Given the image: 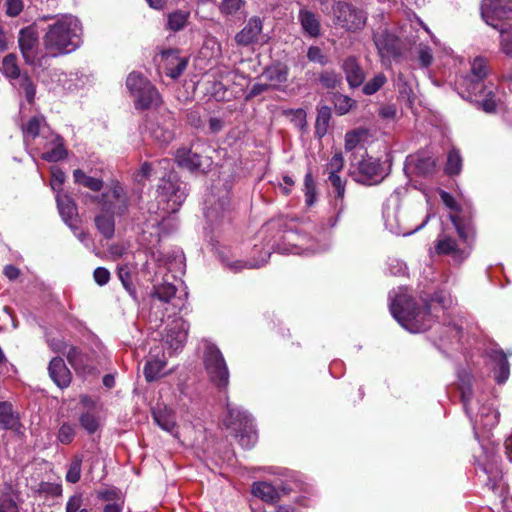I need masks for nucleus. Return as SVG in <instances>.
Segmentation results:
<instances>
[{
  "label": "nucleus",
  "instance_id": "obj_33",
  "mask_svg": "<svg viewBox=\"0 0 512 512\" xmlns=\"http://www.w3.org/2000/svg\"><path fill=\"white\" fill-rule=\"evenodd\" d=\"M118 277L125 288V290L129 293L134 302L139 303V297L136 290V287L132 280V275L130 269L127 265H123L118 268Z\"/></svg>",
  "mask_w": 512,
  "mask_h": 512
},
{
  "label": "nucleus",
  "instance_id": "obj_7",
  "mask_svg": "<svg viewBox=\"0 0 512 512\" xmlns=\"http://www.w3.org/2000/svg\"><path fill=\"white\" fill-rule=\"evenodd\" d=\"M203 361L211 381L218 387H226L229 380L228 368L221 351L215 344L207 343Z\"/></svg>",
  "mask_w": 512,
  "mask_h": 512
},
{
  "label": "nucleus",
  "instance_id": "obj_15",
  "mask_svg": "<svg viewBox=\"0 0 512 512\" xmlns=\"http://www.w3.org/2000/svg\"><path fill=\"white\" fill-rule=\"evenodd\" d=\"M135 108L137 110H148L161 105V96L152 83L146 84L135 96Z\"/></svg>",
  "mask_w": 512,
  "mask_h": 512
},
{
  "label": "nucleus",
  "instance_id": "obj_63",
  "mask_svg": "<svg viewBox=\"0 0 512 512\" xmlns=\"http://www.w3.org/2000/svg\"><path fill=\"white\" fill-rule=\"evenodd\" d=\"M23 10L22 0H6V14L11 17L18 16Z\"/></svg>",
  "mask_w": 512,
  "mask_h": 512
},
{
  "label": "nucleus",
  "instance_id": "obj_14",
  "mask_svg": "<svg viewBox=\"0 0 512 512\" xmlns=\"http://www.w3.org/2000/svg\"><path fill=\"white\" fill-rule=\"evenodd\" d=\"M203 156L197 152L192 151L188 148H179L175 154V162L178 167L187 169L192 173L206 171L202 168Z\"/></svg>",
  "mask_w": 512,
  "mask_h": 512
},
{
  "label": "nucleus",
  "instance_id": "obj_27",
  "mask_svg": "<svg viewBox=\"0 0 512 512\" xmlns=\"http://www.w3.org/2000/svg\"><path fill=\"white\" fill-rule=\"evenodd\" d=\"M252 493L254 496L271 503L277 502L280 498L275 487L267 482H255L252 486Z\"/></svg>",
  "mask_w": 512,
  "mask_h": 512
},
{
  "label": "nucleus",
  "instance_id": "obj_23",
  "mask_svg": "<svg viewBox=\"0 0 512 512\" xmlns=\"http://www.w3.org/2000/svg\"><path fill=\"white\" fill-rule=\"evenodd\" d=\"M94 497H83L82 493L72 495L66 505V512H93L92 506H95Z\"/></svg>",
  "mask_w": 512,
  "mask_h": 512
},
{
  "label": "nucleus",
  "instance_id": "obj_64",
  "mask_svg": "<svg viewBox=\"0 0 512 512\" xmlns=\"http://www.w3.org/2000/svg\"><path fill=\"white\" fill-rule=\"evenodd\" d=\"M243 4V0H223L221 10L226 14H233L237 12Z\"/></svg>",
  "mask_w": 512,
  "mask_h": 512
},
{
  "label": "nucleus",
  "instance_id": "obj_38",
  "mask_svg": "<svg viewBox=\"0 0 512 512\" xmlns=\"http://www.w3.org/2000/svg\"><path fill=\"white\" fill-rule=\"evenodd\" d=\"M190 13L177 10L168 15L167 29L177 32L182 30L188 20Z\"/></svg>",
  "mask_w": 512,
  "mask_h": 512
},
{
  "label": "nucleus",
  "instance_id": "obj_53",
  "mask_svg": "<svg viewBox=\"0 0 512 512\" xmlns=\"http://www.w3.org/2000/svg\"><path fill=\"white\" fill-rule=\"evenodd\" d=\"M271 89H276V85L275 84H266V83L265 84L256 83L251 87L250 91L246 94L245 101L249 102L256 96H258L266 91H269Z\"/></svg>",
  "mask_w": 512,
  "mask_h": 512
},
{
  "label": "nucleus",
  "instance_id": "obj_47",
  "mask_svg": "<svg viewBox=\"0 0 512 512\" xmlns=\"http://www.w3.org/2000/svg\"><path fill=\"white\" fill-rule=\"evenodd\" d=\"M68 156V151L65 148L64 144H59L55 146L50 151H47L42 154V159L47 162H57L65 159Z\"/></svg>",
  "mask_w": 512,
  "mask_h": 512
},
{
  "label": "nucleus",
  "instance_id": "obj_52",
  "mask_svg": "<svg viewBox=\"0 0 512 512\" xmlns=\"http://www.w3.org/2000/svg\"><path fill=\"white\" fill-rule=\"evenodd\" d=\"M307 58L309 61L319 63L322 66L328 63V57L324 55L322 50L317 46L309 47Z\"/></svg>",
  "mask_w": 512,
  "mask_h": 512
},
{
  "label": "nucleus",
  "instance_id": "obj_35",
  "mask_svg": "<svg viewBox=\"0 0 512 512\" xmlns=\"http://www.w3.org/2000/svg\"><path fill=\"white\" fill-rule=\"evenodd\" d=\"M166 365V361L153 358L146 362L144 366V376L147 382H153L161 376V372Z\"/></svg>",
  "mask_w": 512,
  "mask_h": 512
},
{
  "label": "nucleus",
  "instance_id": "obj_2",
  "mask_svg": "<svg viewBox=\"0 0 512 512\" xmlns=\"http://www.w3.org/2000/svg\"><path fill=\"white\" fill-rule=\"evenodd\" d=\"M458 381L465 412L473 424L474 434L478 439V429L490 430L498 424L499 412L490 406L480 405V401L474 397L473 376L469 371H459Z\"/></svg>",
  "mask_w": 512,
  "mask_h": 512
},
{
  "label": "nucleus",
  "instance_id": "obj_30",
  "mask_svg": "<svg viewBox=\"0 0 512 512\" xmlns=\"http://www.w3.org/2000/svg\"><path fill=\"white\" fill-rule=\"evenodd\" d=\"M155 422L165 431L171 432L176 425L174 413L167 408L152 410Z\"/></svg>",
  "mask_w": 512,
  "mask_h": 512
},
{
  "label": "nucleus",
  "instance_id": "obj_21",
  "mask_svg": "<svg viewBox=\"0 0 512 512\" xmlns=\"http://www.w3.org/2000/svg\"><path fill=\"white\" fill-rule=\"evenodd\" d=\"M230 200L227 196H223L217 200L214 204L207 208L205 216L211 224H219L224 216L225 212L229 210Z\"/></svg>",
  "mask_w": 512,
  "mask_h": 512
},
{
  "label": "nucleus",
  "instance_id": "obj_34",
  "mask_svg": "<svg viewBox=\"0 0 512 512\" xmlns=\"http://www.w3.org/2000/svg\"><path fill=\"white\" fill-rule=\"evenodd\" d=\"M331 118V109L328 106H322L318 109L317 119L315 123V135L321 139L328 130Z\"/></svg>",
  "mask_w": 512,
  "mask_h": 512
},
{
  "label": "nucleus",
  "instance_id": "obj_18",
  "mask_svg": "<svg viewBox=\"0 0 512 512\" xmlns=\"http://www.w3.org/2000/svg\"><path fill=\"white\" fill-rule=\"evenodd\" d=\"M262 31V21L259 17H253L248 24L235 36L237 44L248 46L258 40Z\"/></svg>",
  "mask_w": 512,
  "mask_h": 512
},
{
  "label": "nucleus",
  "instance_id": "obj_43",
  "mask_svg": "<svg viewBox=\"0 0 512 512\" xmlns=\"http://www.w3.org/2000/svg\"><path fill=\"white\" fill-rule=\"evenodd\" d=\"M386 81V76L383 73H378L362 87V92L365 95H373L386 83Z\"/></svg>",
  "mask_w": 512,
  "mask_h": 512
},
{
  "label": "nucleus",
  "instance_id": "obj_25",
  "mask_svg": "<svg viewBox=\"0 0 512 512\" xmlns=\"http://www.w3.org/2000/svg\"><path fill=\"white\" fill-rule=\"evenodd\" d=\"M267 80L273 82L276 86L285 83L288 77V67L280 62L267 66L262 73Z\"/></svg>",
  "mask_w": 512,
  "mask_h": 512
},
{
  "label": "nucleus",
  "instance_id": "obj_22",
  "mask_svg": "<svg viewBox=\"0 0 512 512\" xmlns=\"http://www.w3.org/2000/svg\"><path fill=\"white\" fill-rule=\"evenodd\" d=\"M18 43L20 51H33L38 45V31L35 23L20 30Z\"/></svg>",
  "mask_w": 512,
  "mask_h": 512
},
{
  "label": "nucleus",
  "instance_id": "obj_48",
  "mask_svg": "<svg viewBox=\"0 0 512 512\" xmlns=\"http://www.w3.org/2000/svg\"><path fill=\"white\" fill-rule=\"evenodd\" d=\"M320 83L327 89H334L341 82V76L333 71H324L319 76Z\"/></svg>",
  "mask_w": 512,
  "mask_h": 512
},
{
  "label": "nucleus",
  "instance_id": "obj_10",
  "mask_svg": "<svg viewBox=\"0 0 512 512\" xmlns=\"http://www.w3.org/2000/svg\"><path fill=\"white\" fill-rule=\"evenodd\" d=\"M384 178L381 164L372 157L365 158L358 163L357 174L354 180L363 185H375Z\"/></svg>",
  "mask_w": 512,
  "mask_h": 512
},
{
  "label": "nucleus",
  "instance_id": "obj_40",
  "mask_svg": "<svg viewBox=\"0 0 512 512\" xmlns=\"http://www.w3.org/2000/svg\"><path fill=\"white\" fill-rule=\"evenodd\" d=\"M150 81L145 78L141 73L132 72L128 75L126 86L133 96L142 90Z\"/></svg>",
  "mask_w": 512,
  "mask_h": 512
},
{
  "label": "nucleus",
  "instance_id": "obj_9",
  "mask_svg": "<svg viewBox=\"0 0 512 512\" xmlns=\"http://www.w3.org/2000/svg\"><path fill=\"white\" fill-rule=\"evenodd\" d=\"M2 66L7 77L11 79L20 78V88L24 91L27 102L29 104H33L36 94V86L27 73L21 74L20 68L17 65L16 54L10 53L6 55L2 61Z\"/></svg>",
  "mask_w": 512,
  "mask_h": 512
},
{
  "label": "nucleus",
  "instance_id": "obj_36",
  "mask_svg": "<svg viewBox=\"0 0 512 512\" xmlns=\"http://www.w3.org/2000/svg\"><path fill=\"white\" fill-rule=\"evenodd\" d=\"M0 424L3 428L18 425V416L15 415L13 406L10 402H0Z\"/></svg>",
  "mask_w": 512,
  "mask_h": 512
},
{
  "label": "nucleus",
  "instance_id": "obj_59",
  "mask_svg": "<svg viewBox=\"0 0 512 512\" xmlns=\"http://www.w3.org/2000/svg\"><path fill=\"white\" fill-rule=\"evenodd\" d=\"M96 199H99L98 204H100L103 214H114V202L110 199L108 193L97 195Z\"/></svg>",
  "mask_w": 512,
  "mask_h": 512
},
{
  "label": "nucleus",
  "instance_id": "obj_4",
  "mask_svg": "<svg viewBox=\"0 0 512 512\" xmlns=\"http://www.w3.org/2000/svg\"><path fill=\"white\" fill-rule=\"evenodd\" d=\"M71 24L72 17L64 15L49 26L43 37V45L52 57L70 53L79 46V39Z\"/></svg>",
  "mask_w": 512,
  "mask_h": 512
},
{
  "label": "nucleus",
  "instance_id": "obj_46",
  "mask_svg": "<svg viewBox=\"0 0 512 512\" xmlns=\"http://www.w3.org/2000/svg\"><path fill=\"white\" fill-rule=\"evenodd\" d=\"M500 32L501 49L506 55H512V25L498 30Z\"/></svg>",
  "mask_w": 512,
  "mask_h": 512
},
{
  "label": "nucleus",
  "instance_id": "obj_54",
  "mask_svg": "<svg viewBox=\"0 0 512 512\" xmlns=\"http://www.w3.org/2000/svg\"><path fill=\"white\" fill-rule=\"evenodd\" d=\"M75 431L72 425L63 423L58 432V439L63 444H69L73 441Z\"/></svg>",
  "mask_w": 512,
  "mask_h": 512
},
{
  "label": "nucleus",
  "instance_id": "obj_29",
  "mask_svg": "<svg viewBox=\"0 0 512 512\" xmlns=\"http://www.w3.org/2000/svg\"><path fill=\"white\" fill-rule=\"evenodd\" d=\"M95 226L106 239H111L115 233L114 214H99L95 217Z\"/></svg>",
  "mask_w": 512,
  "mask_h": 512
},
{
  "label": "nucleus",
  "instance_id": "obj_20",
  "mask_svg": "<svg viewBox=\"0 0 512 512\" xmlns=\"http://www.w3.org/2000/svg\"><path fill=\"white\" fill-rule=\"evenodd\" d=\"M409 161L420 175L431 174L436 167V159L427 151H421L416 155L410 156Z\"/></svg>",
  "mask_w": 512,
  "mask_h": 512
},
{
  "label": "nucleus",
  "instance_id": "obj_6",
  "mask_svg": "<svg viewBox=\"0 0 512 512\" xmlns=\"http://www.w3.org/2000/svg\"><path fill=\"white\" fill-rule=\"evenodd\" d=\"M162 183L158 186V193L166 197L172 212L178 211L188 195L187 183L182 181L178 173L169 171L161 177Z\"/></svg>",
  "mask_w": 512,
  "mask_h": 512
},
{
  "label": "nucleus",
  "instance_id": "obj_8",
  "mask_svg": "<svg viewBox=\"0 0 512 512\" xmlns=\"http://www.w3.org/2000/svg\"><path fill=\"white\" fill-rule=\"evenodd\" d=\"M481 16L496 30L512 25V7L508 0H483Z\"/></svg>",
  "mask_w": 512,
  "mask_h": 512
},
{
  "label": "nucleus",
  "instance_id": "obj_60",
  "mask_svg": "<svg viewBox=\"0 0 512 512\" xmlns=\"http://www.w3.org/2000/svg\"><path fill=\"white\" fill-rule=\"evenodd\" d=\"M39 492L58 497L62 494V487L59 484L42 482L39 487Z\"/></svg>",
  "mask_w": 512,
  "mask_h": 512
},
{
  "label": "nucleus",
  "instance_id": "obj_57",
  "mask_svg": "<svg viewBox=\"0 0 512 512\" xmlns=\"http://www.w3.org/2000/svg\"><path fill=\"white\" fill-rule=\"evenodd\" d=\"M418 59L422 67H429L433 61L431 49L426 45H420Z\"/></svg>",
  "mask_w": 512,
  "mask_h": 512
},
{
  "label": "nucleus",
  "instance_id": "obj_19",
  "mask_svg": "<svg viewBox=\"0 0 512 512\" xmlns=\"http://www.w3.org/2000/svg\"><path fill=\"white\" fill-rule=\"evenodd\" d=\"M178 54V49H168L162 52V57L169 61V64L173 65L175 61L177 62L176 65L169 68L168 72L166 73L172 79H178L183 74L188 65V58H181L178 56Z\"/></svg>",
  "mask_w": 512,
  "mask_h": 512
},
{
  "label": "nucleus",
  "instance_id": "obj_31",
  "mask_svg": "<svg viewBox=\"0 0 512 512\" xmlns=\"http://www.w3.org/2000/svg\"><path fill=\"white\" fill-rule=\"evenodd\" d=\"M73 177L75 183L83 185L91 191L99 192L103 188V181L101 179L86 175L82 169H75Z\"/></svg>",
  "mask_w": 512,
  "mask_h": 512
},
{
  "label": "nucleus",
  "instance_id": "obj_11",
  "mask_svg": "<svg viewBox=\"0 0 512 512\" xmlns=\"http://www.w3.org/2000/svg\"><path fill=\"white\" fill-rule=\"evenodd\" d=\"M57 207L63 221L71 228L77 229L79 215L77 205L68 193H58L56 196Z\"/></svg>",
  "mask_w": 512,
  "mask_h": 512
},
{
  "label": "nucleus",
  "instance_id": "obj_13",
  "mask_svg": "<svg viewBox=\"0 0 512 512\" xmlns=\"http://www.w3.org/2000/svg\"><path fill=\"white\" fill-rule=\"evenodd\" d=\"M489 363L492 365V372L498 384L505 383L510 375L509 362L502 350L492 349L488 353Z\"/></svg>",
  "mask_w": 512,
  "mask_h": 512
},
{
  "label": "nucleus",
  "instance_id": "obj_28",
  "mask_svg": "<svg viewBox=\"0 0 512 512\" xmlns=\"http://www.w3.org/2000/svg\"><path fill=\"white\" fill-rule=\"evenodd\" d=\"M299 19L303 30L311 37L320 35V23L316 15L308 10H300Z\"/></svg>",
  "mask_w": 512,
  "mask_h": 512
},
{
  "label": "nucleus",
  "instance_id": "obj_58",
  "mask_svg": "<svg viewBox=\"0 0 512 512\" xmlns=\"http://www.w3.org/2000/svg\"><path fill=\"white\" fill-rule=\"evenodd\" d=\"M23 133L36 138L40 133V119L36 116L32 117L23 127Z\"/></svg>",
  "mask_w": 512,
  "mask_h": 512
},
{
  "label": "nucleus",
  "instance_id": "obj_37",
  "mask_svg": "<svg viewBox=\"0 0 512 512\" xmlns=\"http://www.w3.org/2000/svg\"><path fill=\"white\" fill-rule=\"evenodd\" d=\"M462 170V157L460 152L453 148L448 152L445 172L448 175H457Z\"/></svg>",
  "mask_w": 512,
  "mask_h": 512
},
{
  "label": "nucleus",
  "instance_id": "obj_24",
  "mask_svg": "<svg viewBox=\"0 0 512 512\" xmlns=\"http://www.w3.org/2000/svg\"><path fill=\"white\" fill-rule=\"evenodd\" d=\"M427 303L432 304V310L435 314L439 315L441 311L444 315L447 310L453 307L455 300L448 291L439 290Z\"/></svg>",
  "mask_w": 512,
  "mask_h": 512
},
{
  "label": "nucleus",
  "instance_id": "obj_5",
  "mask_svg": "<svg viewBox=\"0 0 512 512\" xmlns=\"http://www.w3.org/2000/svg\"><path fill=\"white\" fill-rule=\"evenodd\" d=\"M450 220L461 239V243H458L443 231L435 241L434 251L438 255L450 256L455 263H462L471 252L469 245L470 232L460 224L458 216L450 215Z\"/></svg>",
  "mask_w": 512,
  "mask_h": 512
},
{
  "label": "nucleus",
  "instance_id": "obj_1",
  "mask_svg": "<svg viewBox=\"0 0 512 512\" xmlns=\"http://www.w3.org/2000/svg\"><path fill=\"white\" fill-rule=\"evenodd\" d=\"M389 300L392 316L411 333H421L430 329L440 317L433 312L432 304L426 301L422 307L417 306L402 288L390 292Z\"/></svg>",
  "mask_w": 512,
  "mask_h": 512
},
{
  "label": "nucleus",
  "instance_id": "obj_45",
  "mask_svg": "<svg viewBox=\"0 0 512 512\" xmlns=\"http://www.w3.org/2000/svg\"><path fill=\"white\" fill-rule=\"evenodd\" d=\"M79 423L89 434H94L100 427L98 418L89 412L80 416Z\"/></svg>",
  "mask_w": 512,
  "mask_h": 512
},
{
  "label": "nucleus",
  "instance_id": "obj_55",
  "mask_svg": "<svg viewBox=\"0 0 512 512\" xmlns=\"http://www.w3.org/2000/svg\"><path fill=\"white\" fill-rule=\"evenodd\" d=\"M373 134L367 128L358 127L354 129V148L357 144H365L371 142Z\"/></svg>",
  "mask_w": 512,
  "mask_h": 512
},
{
  "label": "nucleus",
  "instance_id": "obj_49",
  "mask_svg": "<svg viewBox=\"0 0 512 512\" xmlns=\"http://www.w3.org/2000/svg\"><path fill=\"white\" fill-rule=\"evenodd\" d=\"M81 464L82 459L76 457L70 464V467L66 474V480L70 483H77L81 477Z\"/></svg>",
  "mask_w": 512,
  "mask_h": 512
},
{
  "label": "nucleus",
  "instance_id": "obj_51",
  "mask_svg": "<svg viewBox=\"0 0 512 512\" xmlns=\"http://www.w3.org/2000/svg\"><path fill=\"white\" fill-rule=\"evenodd\" d=\"M475 101L479 103L482 110L487 113H492L496 109L497 103L495 100V95L492 91L487 92V94H485L482 99H476Z\"/></svg>",
  "mask_w": 512,
  "mask_h": 512
},
{
  "label": "nucleus",
  "instance_id": "obj_39",
  "mask_svg": "<svg viewBox=\"0 0 512 512\" xmlns=\"http://www.w3.org/2000/svg\"><path fill=\"white\" fill-rule=\"evenodd\" d=\"M176 291V287L172 284L153 286V290L150 293V297L157 298L158 300L164 303H169L171 299L175 297Z\"/></svg>",
  "mask_w": 512,
  "mask_h": 512
},
{
  "label": "nucleus",
  "instance_id": "obj_12",
  "mask_svg": "<svg viewBox=\"0 0 512 512\" xmlns=\"http://www.w3.org/2000/svg\"><path fill=\"white\" fill-rule=\"evenodd\" d=\"M398 42V38L387 30L378 31L374 35V43L382 58L397 56L399 54Z\"/></svg>",
  "mask_w": 512,
  "mask_h": 512
},
{
  "label": "nucleus",
  "instance_id": "obj_42",
  "mask_svg": "<svg viewBox=\"0 0 512 512\" xmlns=\"http://www.w3.org/2000/svg\"><path fill=\"white\" fill-rule=\"evenodd\" d=\"M119 490L117 488L113 489H100L94 491V493L90 494L89 496L94 497V503L97 504L98 501H104L107 503H113L119 500Z\"/></svg>",
  "mask_w": 512,
  "mask_h": 512
},
{
  "label": "nucleus",
  "instance_id": "obj_56",
  "mask_svg": "<svg viewBox=\"0 0 512 512\" xmlns=\"http://www.w3.org/2000/svg\"><path fill=\"white\" fill-rule=\"evenodd\" d=\"M66 175L60 168L52 169L51 187L54 191L61 193V186L65 182Z\"/></svg>",
  "mask_w": 512,
  "mask_h": 512
},
{
  "label": "nucleus",
  "instance_id": "obj_32",
  "mask_svg": "<svg viewBox=\"0 0 512 512\" xmlns=\"http://www.w3.org/2000/svg\"><path fill=\"white\" fill-rule=\"evenodd\" d=\"M332 11L335 24L343 28L348 27L349 17L352 15L350 4L338 1L333 5Z\"/></svg>",
  "mask_w": 512,
  "mask_h": 512
},
{
  "label": "nucleus",
  "instance_id": "obj_62",
  "mask_svg": "<svg viewBox=\"0 0 512 512\" xmlns=\"http://www.w3.org/2000/svg\"><path fill=\"white\" fill-rule=\"evenodd\" d=\"M93 278L99 286H104L110 280V272L104 267H97L93 272Z\"/></svg>",
  "mask_w": 512,
  "mask_h": 512
},
{
  "label": "nucleus",
  "instance_id": "obj_16",
  "mask_svg": "<svg viewBox=\"0 0 512 512\" xmlns=\"http://www.w3.org/2000/svg\"><path fill=\"white\" fill-rule=\"evenodd\" d=\"M49 376L53 382L61 389L70 385L72 374L67 368L63 358L54 357L48 366Z\"/></svg>",
  "mask_w": 512,
  "mask_h": 512
},
{
  "label": "nucleus",
  "instance_id": "obj_26",
  "mask_svg": "<svg viewBox=\"0 0 512 512\" xmlns=\"http://www.w3.org/2000/svg\"><path fill=\"white\" fill-rule=\"evenodd\" d=\"M147 129L150 136L161 145H167L174 138L173 131L158 122H150Z\"/></svg>",
  "mask_w": 512,
  "mask_h": 512
},
{
  "label": "nucleus",
  "instance_id": "obj_61",
  "mask_svg": "<svg viewBox=\"0 0 512 512\" xmlns=\"http://www.w3.org/2000/svg\"><path fill=\"white\" fill-rule=\"evenodd\" d=\"M329 181L336 190V197L342 199L345 192V185L342 183L340 176L337 173L329 172Z\"/></svg>",
  "mask_w": 512,
  "mask_h": 512
},
{
  "label": "nucleus",
  "instance_id": "obj_17",
  "mask_svg": "<svg viewBox=\"0 0 512 512\" xmlns=\"http://www.w3.org/2000/svg\"><path fill=\"white\" fill-rule=\"evenodd\" d=\"M487 76V64L486 61L477 57L471 64V80L468 91L470 94L477 96V92H482L483 85L482 80Z\"/></svg>",
  "mask_w": 512,
  "mask_h": 512
},
{
  "label": "nucleus",
  "instance_id": "obj_50",
  "mask_svg": "<svg viewBox=\"0 0 512 512\" xmlns=\"http://www.w3.org/2000/svg\"><path fill=\"white\" fill-rule=\"evenodd\" d=\"M335 109L339 114H345L352 108L351 99L340 93L334 94Z\"/></svg>",
  "mask_w": 512,
  "mask_h": 512
},
{
  "label": "nucleus",
  "instance_id": "obj_44",
  "mask_svg": "<svg viewBox=\"0 0 512 512\" xmlns=\"http://www.w3.org/2000/svg\"><path fill=\"white\" fill-rule=\"evenodd\" d=\"M304 187L306 196L305 202L306 205L310 207L316 201V185L311 171L307 172L305 175Z\"/></svg>",
  "mask_w": 512,
  "mask_h": 512
},
{
  "label": "nucleus",
  "instance_id": "obj_3",
  "mask_svg": "<svg viewBox=\"0 0 512 512\" xmlns=\"http://www.w3.org/2000/svg\"><path fill=\"white\" fill-rule=\"evenodd\" d=\"M383 218L385 227L397 236L412 235L422 229L429 221V215H427L419 224H413V214L401 210L398 191H394L384 205Z\"/></svg>",
  "mask_w": 512,
  "mask_h": 512
},
{
  "label": "nucleus",
  "instance_id": "obj_41",
  "mask_svg": "<svg viewBox=\"0 0 512 512\" xmlns=\"http://www.w3.org/2000/svg\"><path fill=\"white\" fill-rule=\"evenodd\" d=\"M187 334L184 331L171 329L168 331L165 337V342L174 351L182 348L186 341Z\"/></svg>",
  "mask_w": 512,
  "mask_h": 512
}]
</instances>
